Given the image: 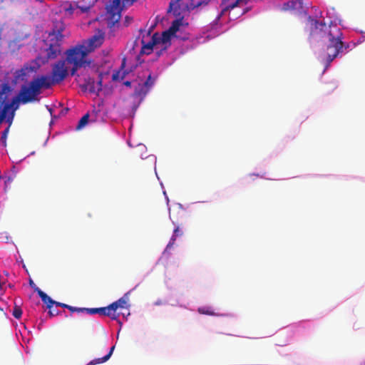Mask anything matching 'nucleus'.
Instances as JSON below:
<instances>
[{"instance_id": "nucleus-55", "label": "nucleus", "mask_w": 365, "mask_h": 365, "mask_svg": "<svg viewBox=\"0 0 365 365\" xmlns=\"http://www.w3.org/2000/svg\"><path fill=\"white\" fill-rule=\"evenodd\" d=\"M40 306V302L39 301H37L35 304L34 306H33L31 308L33 309V312H36V314L37 315L38 313H37V310H36V308H38V307Z\"/></svg>"}, {"instance_id": "nucleus-23", "label": "nucleus", "mask_w": 365, "mask_h": 365, "mask_svg": "<svg viewBox=\"0 0 365 365\" xmlns=\"http://www.w3.org/2000/svg\"><path fill=\"white\" fill-rule=\"evenodd\" d=\"M138 0H110L109 4H106L108 11L117 6L118 4L122 3L125 6H130Z\"/></svg>"}, {"instance_id": "nucleus-45", "label": "nucleus", "mask_w": 365, "mask_h": 365, "mask_svg": "<svg viewBox=\"0 0 365 365\" xmlns=\"http://www.w3.org/2000/svg\"><path fill=\"white\" fill-rule=\"evenodd\" d=\"M93 113L94 114V117L93 118H91V122H96L97 121V118L99 115V113H100V110H96L95 108L93 109Z\"/></svg>"}, {"instance_id": "nucleus-1", "label": "nucleus", "mask_w": 365, "mask_h": 365, "mask_svg": "<svg viewBox=\"0 0 365 365\" xmlns=\"http://www.w3.org/2000/svg\"><path fill=\"white\" fill-rule=\"evenodd\" d=\"M281 10L306 17L304 30L309 31L308 41L310 47L314 55H317L319 43L322 42L329 30V26L319 8L312 6L309 2L304 3V0H288L282 4Z\"/></svg>"}, {"instance_id": "nucleus-7", "label": "nucleus", "mask_w": 365, "mask_h": 365, "mask_svg": "<svg viewBox=\"0 0 365 365\" xmlns=\"http://www.w3.org/2000/svg\"><path fill=\"white\" fill-rule=\"evenodd\" d=\"M105 38V31L103 29H98L92 36L86 39H82L76 45L71 46L77 48L81 53H86L87 52L91 53L103 44Z\"/></svg>"}, {"instance_id": "nucleus-27", "label": "nucleus", "mask_w": 365, "mask_h": 365, "mask_svg": "<svg viewBox=\"0 0 365 365\" xmlns=\"http://www.w3.org/2000/svg\"><path fill=\"white\" fill-rule=\"evenodd\" d=\"M23 314V310L20 306L17 304V302H14V307L12 311V315L14 318L19 319L21 318Z\"/></svg>"}, {"instance_id": "nucleus-41", "label": "nucleus", "mask_w": 365, "mask_h": 365, "mask_svg": "<svg viewBox=\"0 0 365 365\" xmlns=\"http://www.w3.org/2000/svg\"><path fill=\"white\" fill-rule=\"evenodd\" d=\"M29 285L30 287L34 289V291L37 294L38 296L39 291H42L36 285V284L34 282V281L30 278L29 279Z\"/></svg>"}, {"instance_id": "nucleus-59", "label": "nucleus", "mask_w": 365, "mask_h": 365, "mask_svg": "<svg viewBox=\"0 0 365 365\" xmlns=\"http://www.w3.org/2000/svg\"><path fill=\"white\" fill-rule=\"evenodd\" d=\"M250 177H252V176H257V177H260V178H264L263 175H259V173H250L249 175Z\"/></svg>"}, {"instance_id": "nucleus-51", "label": "nucleus", "mask_w": 365, "mask_h": 365, "mask_svg": "<svg viewBox=\"0 0 365 365\" xmlns=\"http://www.w3.org/2000/svg\"><path fill=\"white\" fill-rule=\"evenodd\" d=\"M365 41V36L364 35H362L356 41H355L356 44V46L361 44L362 43H364Z\"/></svg>"}, {"instance_id": "nucleus-33", "label": "nucleus", "mask_w": 365, "mask_h": 365, "mask_svg": "<svg viewBox=\"0 0 365 365\" xmlns=\"http://www.w3.org/2000/svg\"><path fill=\"white\" fill-rule=\"evenodd\" d=\"M210 0H199L196 3L192 1L191 5L193 6L192 9H198L202 6L207 5Z\"/></svg>"}, {"instance_id": "nucleus-60", "label": "nucleus", "mask_w": 365, "mask_h": 365, "mask_svg": "<svg viewBox=\"0 0 365 365\" xmlns=\"http://www.w3.org/2000/svg\"><path fill=\"white\" fill-rule=\"evenodd\" d=\"M121 329H120V327H118V329H117L116 341H118V339H119V334H120V332Z\"/></svg>"}, {"instance_id": "nucleus-4", "label": "nucleus", "mask_w": 365, "mask_h": 365, "mask_svg": "<svg viewBox=\"0 0 365 365\" xmlns=\"http://www.w3.org/2000/svg\"><path fill=\"white\" fill-rule=\"evenodd\" d=\"M65 29L66 25L63 21H53L50 30L46 31V37L36 40L34 45L36 57L31 61L36 68L39 69L62 55L64 38L63 32Z\"/></svg>"}, {"instance_id": "nucleus-50", "label": "nucleus", "mask_w": 365, "mask_h": 365, "mask_svg": "<svg viewBox=\"0 0 365 365\" xmlns=\"http://www.w3.org/2000/svg\"><path fill=\"white\" fill-rule=\"evenodd\" d=\"M123 85L125 86L126 88H131L133 85V81L130 80H125L123 81Z\"/></svg>"}, {"instance_id": "nucleus-10", "label": "nucleus", "mask_w": 365, "mask_h": 365, "mask_svg": "<svg viewBox=\"0 0 365 365\" xmlns=\"http://www.w3.org/2000/svg\"><path fill=\"white\" fill-rule=\"evenodd\" d=\"M158 79V75H153L152 72H149L146 80L143 82H140L135 88L134 92L132 94L133 98H139L140 101H143L146 95L150 91L154 86Z\"/></svg>"}, {"instance_id": "nucleus-32", "label": "nucleus", "mask_w": 365, "mask_h": 365, "mask_svg": "<svg viewBox=\"0 0 365 365\" xmlns=\"http://www.w3.org/2000/svg\"><path fill=\"white\" fill-rule=\"evenodd\" d=\"M108 359H107V357L104 355L102 357H99V358H95L92 360L90 361V363H91V365H96V364H103L106 361H108Z\"/></svg>"}, {"instance_id": "nucleus-40", "label": "nucleus", "mask_w": 365, "mask_h": 365, "mask_svg": "<svg viewBox=\"0 0 365 365\" xmlns=\"http://www.w3.org/2000/svg\"><path fill=\"white\" fill-rule=\"evenodd\" d=\"M88 92L92 94H97L98 93L95 82L89 84Z\"/></svg>"}, {"instance_id": "nucleus-3", "label": "nucleus", "mask_w": 365, "mask_h": 365, "mask_svg": "<svg viewBox=\"0 0 365 365\" xmlns=\"http://www.w3.org/2000/svg\"><path fill=\"white\" fill-rule=\"evenodd\" d=\"M339 26L344 28L341 19L336 18L331 21L326 36L319 43V51L315 56L324 63L322 73L330 67L335 58H341L356 47L354 41H344V34Z\"/></svg>"}, {"instance_id": "nucleus-15", "label": "nucleus", "mask_w": 365, "mask_h": 365, "mask_svg": "<svg viewBox=\"0 0 365 365\" xmlns=\"http://www.w3.org/2000/svg\"><path fill=\"white\" fill-rule=\"evenodd\" d=\"M39 90L41 88H49L53 85H56V82L53 80L52 76L49 74H36L32 78Z\"/></svg>"}, {"instance_id": "nucleus-17", "label": "nucleus", "mask_w": 365, "mask_h": 365, "mask_svg": "<svg viewBox=\"0 0 365 365\" xmlns=\"http://www.w3.org/2000/svg\"><path fill=\"white\" fill-rule=\"evenodd\" d=\"M108 28L109 29V37L115 36V32L122 27L121 22L120 21V16L115 19V15H111L108 19Z\"/></svg>"}, {"instance_id": "nucleus-12", "label": "nucleus", "mask_w": 365, "mask_h": 365, "mask_svg": "<svg viewBox=\"0 0 365 365\" xmlns=\"http://www.w3.org/2000/svg\"><path fill=\"white\" fill-rule=\"evenodd\" d=\"M68 62L66 58H61L56 61L51 65V71L50 74L53 77L57 84L63 82L68 76V69L66 63Z\"/></svg>"}, {"instance_id": "nucleus-9", "label": "nucleus", "mask_w": 365, "mask_h": 365, "mask_svg": "<svg viewBox=\"0 0 365 365\" xmlns=\"http://www.w3.org/2000/svg\"><path fill=\"white\" fill-rule=\"evenodd\" d=\"M14 117L15 113L14 110H9L8 106L0 104V125L3 122L7 124V126L1 131L0 137V145L4 148L6 147L8 135Z\"/></svg>"}, {"instance_id": "nucleus-52", "label": "nucleus", "mask_w": 365, "mask_h": 365, "mask_svg": "<svg viewBox=\"0 0 365 365\" xmlns=\"http://www.w3.org/2000/svg\"><path fill=\"white\" fill-rule=\"evenodd\" d=\"M163 195H164V197H165V201H166V204H167V205H168V210L170 211V205H169V203H170L169 197H168V196L167 192H166V191H165V190H163Z\"/></svg>"}, {"instance_id": "nucleus-46", "label": "nucleus", "mask_w": 365, "mask_h": 365, "mask_svg": "<svg viewBox=\"0 0 365 365\" xmlns=\"http://www.w3.org/2000/svg\"><path fill=\"white\" fill-rule=\"evenodd\" d=\"M56 307H62V308H64V309H67L70 311V309L71 307V305H68L67 304H64V303H62V302H57L56 301Z\"/></svg>"}, {"instance_id": "nucleus-43", "label": "nucleus", "mask_w": 365, "mask_h": 365, "mask_svg": "<svg viewBox=\"0 0 365 365\" xmlns=\"http://www.w3.org/2000/svg\"><path fill=\"white\" fill-rule=\"evenodd\" d=\"M48 111L49 112L51 116V119L53 120V118H57V117L56 115H53V112L55 110V106H49V105H46V106Z\"/></svg>"}, {"instance_id": "nucleus-21", "label": "nucleus", "mask_w": 365, "mask_h": 365, "mask_svg": "<svg viewBox=\"0 0 365 365\" xmlns=\"http://www.w3.org/2000/svg\"><path fill=\"white\" fill-rule=\"evenodd\" d=\"M87 314L106 317L107 314H110L108 306L101 307H87Z\"/></svg>"}, {"instance_id": "nucleus-37", "label": "nucleus", "mask_w": 365, "mask_h": 365, "mask_svg": "<svg viewBox=\"0 0 365 365\" xmlns=\"http://www.w3.org/2000/svg\"><path fill=\"white\" fill-rule=\"evenodd\" d=\"M117 341H115L113 342L111 346L109 348V349L108 351V353L105 355L108 360L111 358V356H112V355L113 354V351H114V350L115 349V346H116Z\"/></svg>"}, {"instance_id": "nucleus-13", "label": "nucleus", "mask_w": 365, "mask_h": 365, "mask_svg": "<svg viewBox=\"0 0 365 365\" xmlns=\"http://www.w3.org/2000/svg\"><path fill=\"white\" fill-rule=\"evenodd\" d=\"M193 6L187 4H183L182 1L178 0H171L169 3L168 8L167 9V13L172 14L175 16H180L183 15V12L185 11H191Z\"/></svg>"}, {"instance_id": "nucleus-20", "label": "nucleus", "mask_w": 365, "mask_h": 365, "mask_svg": "<svg viewBox=\"0 0 365 365\" xmlns=\"http://www.w3.org/2000/svg\"><path fill=\"white\" fill-rule=\"evenodd\" d=\"M197 312L200 314L215 316V317H225L230 316L228 314H220L215 312L212 307L210 306H201L197 308Z\"/></svg>"}, {"instance_id": "nucleus-19", "label": "nucleus", "mask_w": 365, "mask_h": 365, "mask_svg": "<svg viewBox=\"0 0 365 365\" xmlns=\"http://www.w3.org/2000/svg\"><path fill=\"white\" fill-rule=\"evenodd\" d=\"M188 26V23L185 20L184 16H175V19L173 21L170 28L178 34L181 30L180 29L185 28Z\"/></svg>"}, {"instance_id": "nucleus-42", "label": "nucleus", "mask_w": 365, "mask_h": 365, "mask_svg": "<svg viewBox=\"0 0 365 365\" xmlns=\"http://www.w3.org/2000/svg\"><path fill=\"white\" fill-rule=\"evenodd\" d=\"M182 235V230L179 227H175L173 230L172 236L177 239L178 237L181 236Z\"/></svg>"}, {"instance_id": "nucleus-54", "label": "nucleus", "mask_w": 365, "mask_h": 365, "mask_svg": "<svg viewBox=\"0 0 365 365\" xmlns=\"http://www.w3.org/2000/svg\"><path fill=\"white\" fill-rule=\"evenodd\" d=\"M11 171L12 172V175H11L14 176V178H15L17 173L19 172V170L16 166H12Z\"/></svg>"}, {"instance_id": "nucleus-28", "label": "nucleus", "mask_w": 365, "mask_h": 365, "mask_svg": "<svg viewBox=\"0 0 365 365\" xmlns=\"http://www.w3.org/2000/svg\"><path fill=\"white\" fill-rule=\"evenodd\" d=\"M98 0H90L88 5H78L81 11L83 14L88 13L91 11V8L95 5Z\"/></svg>"}, {"instance_id": "nucleus-56", "label": "nucleus", "mask_w": 365, "mask_h": 365, "mask_svg": "<svg viewBox=\"0 0 365 365\" xmlns=\"http://www.w3.org/2000/svg\"><path fill=\"white\" fill-rule=\"evenodd\" d=\"M165 303L161 299H158L154 302L155 306H160L162 304H164Z\"/></svg>"}, {"instance_id": "nucleus-24", "label": "nucleus", "mask_w": 365, "mask_h": 365, "mask_svg": "<svg viewBox=\"0 0 365 365\" xmlns=\"http://www.w3.org/2000/svg\"><path fill=\"white\" fill-rule=\"evenodd\" d=\"M178 58V56H172L170 61H164L161 65L157 67L155 75H158V77L165 69L173 65Z\"/></svg>"}, {"instance_id": "nucleus-48", "label": "nucleus", "mask_w": 365, "mask_h": 365, "mask_svg": "<svg viewBox=\"0 0 365 365\" xmlns=\"http://www.w3.org/2000/svg\"><path fill=\"white\" fill-rule=\"evenodd\" d=\"M167 48H167L166 46H163V47L161 49H160L159 51H156V58H159L160 56H162V55H163V53L167 50Z\"/></svg>"}, {"instance_id": "nucleus-11", "label": "nucleus", "mask_w": 365, "mask_h": 365, "mask_svg": "<svg viewBox=\"0 0 365 365\" xmlns=\"http://www.w3.org/2000/svg\"><path fill=\"white\" fill-rule=\"evenodd\" d=\"M139 37L141 36V48L140 53L150 55L153 52L154 47L158 44V41L155 35L151 36L150 30L146 31L145 29H140L139 30Z\"/></svg>"}, {"instance_id": "nucleus-47", "label": "nucleus", "mask_w": 365, "mask_h": 365, "mask_svg": "<svg viewBox=\"0 0 365 365\" xmlns=\"http://www.w3.org/2000/svg\"><path fill=\"white\" fill-rule=\"evenodd\" d=\"M173 246V244L168 242V245H166L163 252V255H168V256L170 255V253L169 252V250L172 248V247Z\"/></svg>"}, {"instance_id": "nucleus-38", "label": "nucleus", "mask_w": 365, "mask_h": 365, "mask_svg": "<svg viewBox=\"0 0 365 365\" xmlns=\"http://www.w3.org/2000/svg\"><path fill=\"white\" fill-rule=\"evenodd\" d=\"M61 314V311L58 309V307H53L52 312H48V316L49 318H53L55 316H57Z\"/></svg>"}, {"instance_id": "nucleus-16", "label": "nucleus", "mask_w": 365, "mask_h": 365, "mask_svg": "<svg viewBox=\"0 0 365 365\" xmlns=\"http://www.w3.org/2000/svg\"><path fill=\"white\" fill-rule=\"evenodd\" d=\"M127 59L123 57L120 67L113 71L111 75V79L114 82H121L128 74L132 73L131 69H126Z\"/></svg>"}, {"instance_id": "nucleus-53", "label": "nucleus", "mask_w": 365, "mask_h": 365, "mask_svg": "<svg viewBox=\"0 0 365 365\" xmlns=\"http://www.w3.org/2000/svg\"><path fill=\"white\" fill-rule=\"evenodd\" d=\"M120 315L123 317V318L127 321L128 319V317L130 315V312L129 311V309H128V312L127 313H120Z\"/></svg>"}, {"instance_id": "nucleus-35", "label": "nucleus", "mask_w": 365, "mask_h": 365, "mask_svg": "<svg viewBox=\"0 0 365 365\" xmlns=\"http://www.w3.org/2000/svg\"><path fill=\"white\" fill-rule=\"evenodd\" d=\"M120 316V313H116V312H110V314L106 315V317H108L110 318L111 320L115 321L116 322H119L120 319H119V317Z\"/></svg>"}, {"instance_id": "nucleus-64", "label": "nucleus", "mask_w": 365, "mask_h": 365, "mask_svg": "<svg viewBox=\"0 0 365 365\" xmlns=\"http://www.w3.org/2000/svg\"><path fill=\"white\" fill-rule=\"evenodd\" d=\"M117 324H118V327H120V329H122L123 325L122 321L120 320L119 322H117Z\"/></svg>"}, {"instance_id": "nucleus-8", "label": "nucleus", "mask_w": 365, "mask_h": 365, "mask_svg": "<svg viewBox=\"0 0 365 365\" xmlns=\"http://www.w3.org/2000/svg\"><path fill=\"white\" fill-rule=\"evenodd\" d=\"M64 53L68 63H75L76 67L93 68L96 66L95 61L88 57L91 53H81L77 48L71 46L66 50Z\"/></svg>"}, {"instance_id": "nucleus-6", "label": "nucleus", "mask_w": 365, "mask_h": 365, "mask_svg": "<svg viewBox=\"0 0 365 365\" xmlns=\"http://www.w3.org/2000/svg\"><path fill=\"white\" fill-rule=\"evenodd\" d=\"M225 1V6H232V7H229L226 9L225 12L221 15L219 21H217V25H216V27L217 26V29L220 32L219 36L222 34H223L227 29L223 30L222 28L225 26L226 23H223L222 18L225 16L228 15V21H232L236 19H237L239 17L242 16L245 14V11L242 8H241L239 4V0H222L219 7H220V11L218 12L216 17L222 12V9H224V6H222V3Z\"/></svg>"}, {"instance_id": "nucleus-36", "label": "nucleus", "mask_w": 365, "mask_h": 365, "mask_svg": "<svg viewBox=\"0 0 365 365\" xmlns=\"http://www.w3.org/2000/svg\"><path fill=\"white\" fill-rule=\"evenodd\" d=\"M133 21V18L132 16H125L123 19V23H121L122 26L128 27L132 24Z\"/></svg>"}, {"instance_id": "nucleus-44", "label": "nucleus", "mask_w": 365, "mask_h": 365, "mask_svg": "<svg viewBox=\"0 0 365 365\" xmlns=\"http://www.w3.org/2000/svg\"><path fill=\"white\" fill-rule=\"evenodd\" d=\"M69 63L73 66V68L71 70L70 75L71 76H74L77 75V71H78V69H80L81 68L76 67L75 63Z\"/></svg>"}, {"instance_id": "nucleus-30", "label": "nucleus", "mask_w": 365, "mask_h": 365, "mask_svg": "<svg viewBox=\"0 0 365 365\" xmlns=\"http://www.w3.org/2000/svg\"><path fill=\"white\" fill-rule=\"evenodd\" d=\"M327 17L330 19L329 23H330L331 21H333V20H334L336 18L341 19L339 16L336 12L334 8L327 9ZM329 24H328V25Z\"/></svg>"}, {"instance_id": "nucleus-49", "label": "nucleus", "mask_w": 365, "mask_h": 365, "mask_svg": "<svg viewBox=\"0 0 365 365\" xmlns=\"http://www.w3.org/2000/svg\"><path fill=\"white\" fill-rule=\"evenodd\" d=\"M17 254H18V256H16V264H18L19 265H21V264L24 263V259L19 255V251H17Z\"/></svg>"}, {"instance_id": "nucleus-29", "label": "nucleus", "mask_w": 365, "mask_h": 365, "mask_svg": "<svg viewBox=\"0 0 365 365\" xmlns=\"http://www.w3.org/2000/svg\"><path fill=\"white\" fill-rule=\"evenodd\" d=\"M78 7V4L77 3L73 4L71 3L67 2L66 4L63 6V9L66 13L72 15Z\"/></svg>"}, {"instance_id": "nucleus-57", "label": "nucleus", "mask_w": 365, "mask_h": 365, "mask_svg": "<svg viewBox=\"0 0 365 365\" xmlns=\"http://www.w3.org/2000/svg\"><path fill=\"white\" fill-rule=\"evenodd\" d=\"M39 320H40V322L38 324L39 327L43 326V324L46 322V319L43 318L42 316L39 317Z\"/></svg>"}, {"instance_id": "nucleus-63", "label": "nucleus", "mask_w": 365, "mask_h": 365, "mask_svg": "<svg viewBox=\"0 0 365 365\" xmlns=\"http://www.w3.org/2000/svg\"><path fill=\"white\" fill-rule=\"evenodd\" d=\"M21 265L22 268L24 269V270L27 274H29L28 269H27V268H26V267L25 264H24V263H23V264H21Z\"/></svg>"}, {"instance_id": "nucleus-34", "label": "nucleus", "mask_w": 365, "mask_h": 365, "mask_svg": "<svg viewBox=\"0 0 365 365\" xmlns=\"http://www.w3.org/2000/svg\"><path fill=\"white\" fill-rule=\"evenodd\" d=\"M71 313H84L87 314V307H77L71 306L70 309Z\"/></svg>"}, {"instance_id": "nucleus-22", "label": "nucleus", "mask_w": 365, "mask_h": 365, "mask_svg": "<svg viewBox=\"0 0 365 365\" xmlns=\"http://www.w3.org/2000/svg\"><path fill=\"white\" fill-rule=\"evenodd\" d=\"M91 116L89 112L86 113L83 116L78 120L75 130H81L83 129L86 125H88L91 122Z\"/></svg>"}, {"instance_id": "nucleus-39", "label": "nucleus", "mask_w": 365, "mask_h": 365, "mask_svg": "<svg viewBox=\"0 0 365 365\" xmlns=\"http://www.w3.org/2000/svg\"><path fill=\"white\" fill-rule=\"evenodd\" d=\"M96 86L98 89V93L101 91L104 87L103 81L102 77H99L98 81H96Z\"/></svg>"}, {"instance_id": "nucleus-61", "label": "nucleus", "mask_w": 365, "mask_h": 365, "mask_svg": "<svg viewBox=\"0 0 365 365\" xmlns=\"http://www.w3.org/2000/svg\"><path fill=\"white\" fill-rule=\"evenodd\" d=\"M175 240H176V239H175L174 237L171 236V237H170V240H169V242H170V243H171V244L174 245V243H175Z\"/></svg>"}, {"instance_id": "nucleus-14", "label": "nucleus", "mask_w": 365, "mask_h": 365, "mask_svg": "<svg viewBox=\"0 0 365 365\" xmlns=\"http://www.w3.org/2000/svg\"><path fill=\"white\" fill-rule=\"evenodd\" d=\"M137 287H138V285H136L135 287H133V289H131L129 291H128L127 292H125L123 295V297L119 298L118 300L108 304V306L109 311L110 312V311L116 312L118 309H129V308L130 307V304H129L130 294Z\"/></svg>"}, {"instance_id": "nucleus-18", "label": "nucleus", "mask_w": 365, "mask_h": 365, "mask_svg": "<svg viewBox=\"0 0 365 365\" xmlns=\"http://www.w3.org/2000/svg\"><path fill=\"white\" fill-rule=\"evenodd\" d=\"M38 297L48 312H51L53 307H56V301L53 299L43 291H39Z\"/></svg>"}, {"instance_id": "nucleus-2", "label": "nucleus", "mask_w": 365, "mask_h": 365, "mask_svg": "<svg viewBox=\"0 0 365 365\" xmlns=\"http://www.w3.org/2000/svg\"><path fill=\"white\" fill-rule=\"evenodd\" d=\"M225 1L222 3V12L215 19L206 26L202 31L196 35L190 34H178L173 30L169 28L168 30L164 31L161 34L155 33L154 35L157 38L158 44H162L167 48L171 44V41L173 38L181 40L182 42L177 47L175 52L178 54L177 56L180 57L187 53L190 51L195 48L198 45L205 43L217 36H219V31L217 26V21H219L221 15L225 12L226 9L232 7V6H225Z\"/></svg>"}, {"instance_id": "nucleus-26", "label": "nucleus", "mask_w": 365, "mask_h": 365, "mask_svg": "<svg viewBox=\"0 0 365 365\" xmlns=\"http://www.w3.org/2000/svg\"><path fill=\"white\" fill-rule=\"evenodd\" d=\"M140 158L143 159V160L148 159V160H151L152 162H153L155 175H156L157 178L158 179V180H160V178H159V176L158 175L157 169H156L157 157L155 155H153V154L145 156V154L142 153L140 155Z\"/></svg>"}, {"instance_id": "nucleus-62", "label": "nucleus", "mask_w": 365, "mask_h": 365, "mask_svg": "<svg viewBox=\"0 0 365 365\" xmlns=\"http://www.w3.org/2000/svg\"><path fill=\"white\" fill-rule=\"evenodd\" d=\"M136 66H137L136 65H132V66H129V67L126 68V69H131V70H132V72H133V71H134V70L136 68Z\"/></svg>"}, {"instance_id": "nucleus-31", "label": "nucleus", "mask_w": 365, "mask_h": 365, "mask_svg": "<svg viewBox=\"0 0 365 365\" xmlns=\"http://www.w3.org/2000/svg\"><path fill=\"white\" fill-rule=\"evenodd\" d=\"M141 103H142V101H140V98H139L138 102L133 103L131 108H130V113H129V115H130L131 118H134L135 112L137 111V110L139 108Z\"/></svg>"}, {"instance_id": "nucleus-25", "label": "nucleus", "mask_w": 365, "mask_h": 365, "mask_svg": "<svg viewBox=\"0 0 365 365\" xmlns=\"http://www.w3.org/2000/svg\"><path fill=\"white\" fill-rule=\"evenodd\" d=\"M2 178L4 179V192H6L10 187V184L14 179V176L9 175L5 173Z\"/></svg>"}, {"instance_id": "nucleus-5", "label": "nucleus", "mask_w": 365, "mask_h": 365, "mask_svg": "<svg viewBox=\"0 0 365 365\" xmlns=\"http://www.w3.org/2000/svg\"><path fill=\"white\" fill-rule=\"evenodd\" d=\"M40 94L41 90L33 79L25 81L16 96L8 97V109L16 113L20 105L39 101Z\"/></svg>"}, {"instance_id": "nucleus-58", "label": "nucleus", "mask_w": 365, "mask_h": 365, "mask_svg": "<svg viewBox=\"0 0 365 365\" xmlns=\"http://www.w3.org/2000/svg\"><path fill=\"white\" fill-rule=\"evenodd\" d=\"M176 205L178 206V207L182 210H185V207L184 205L180 202L176 203Z\"/></svg>"}]
</instances>
